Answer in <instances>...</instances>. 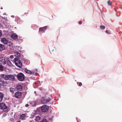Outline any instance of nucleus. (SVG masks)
<instances>
[{
	"label": "nucleus",
	"mask_w": 122,
	"mask_h": 122,
	"mask_svg": "<svg viewBox=\"0 0 122 122\" xmlns=\"http://www.w3.org/2000/svg\"><path fill=\"white\" fill-rule=\"evenodd\" d=\"M24 71L27 74H32V71H30V70L27 69L26 68L25 69Z\"/></svg>",
	"instance_id": "nucleus-15"
},
{
	"label": "nucleus",
	"mask_w": 122,
	"mask_h": 122,
	"mask_svg": "<svg viewBox=\"0 0 122 122\" xmlns=\"http://www.w3.org/2000/svg\"><path fill=\"white\" fill-rule=\"evenodd\" d=\"M32 74H33L34 75H36V72L35 71H32L31 72Z\"/></svg>",
	"instance_id": "nucleus-31"
},
{
	"label": "nucleus",
	"mask_w": 122,
	"mask_h": 122,
	"mask_svg": "<svg viewBox=\"0 0 122 122\" xmlns=\"http://www.w3.org/2000/svg\"><path fill=\"white\" fill-rule=\"evenodd\" d=\"M41 119V117L38 116L36 117L35 120L36 122H38Z\"/></svg>",
	"instance_id": "nucleus-20"
},
{
	"label": "nucleus",
	"mask_w": 122,
	"mask_h": 122,
	"mask_svg": "<svg viewBox=\"0 0 122 122\" xmlns=\"http://www.w3.org/2000/svg\"><path fill=\"white\" fill-rule=\"evenodd\" d=\"M2 32L0 30V37L2 36Z\"/></svg>",
	"instance_id": "nucleus-36"
},
{
	"label": "nucleus",
	"mask_w": 122,
	"mask_h": 122,
	"mask_svg": "<svg viewBox=\"0 0 122 122\" xmlns=\"http://www.w3.org/2000/svg\"><path fill=\"white\" fill-rule=\"evenodd\" d=\"M6 61L5 58L1 56L0 57V64H5L6 63Z\"/></svg>",
	"instance_id": "nucleus-8"
},
{
	"label": "nucleus",
	"mask_w": 122,
	"mask_h": 122,
	"mask_svg": "<svg viewBox=\"0 0 122 122\" xmlns=\"http://www.w3.org/2000/svg\"><path fill=\"white\" fill-rule=\"evenodd\" d=\"M34 71L36 72H36H37L38 71L37 70V69H36Z\"/></svg>",
	"instance_id": "nucleus-41"
},
{
	"label": "nucleus",
	"mask_w": 122,
	"mask_h": 122,
	"mask_svg": "<svg viewBox=\"0 0 122 122\" xmlns=\"http://www.w3.org/2000/svg\"><path fill=\"white\" fill-rule=\"evenodd\" d=\"M20 60V59H19V58H18L17 57L15 58L14 59V62L15 64V63H17L16 61L18 62L19 60Z\"/></svg>",
	"instance_id": "nucleus-23"
},
{
	"label": "nucleus",
	"mask_w": 122,
	"mask_h": 122,
	"mask_svg": "<svg viewBox=\"0 0 122 122\" xmlns=\"http://www.w3.org/2000/svg\"><path fill=\"white\" fill-rule=\"evenodd\" d=\"M1 76L2 78L5 80H9L11 81H14L15 79V76L12 75H7L6 74H1Z\"/></svg>",
	"instance_id": "nucleus-2"
},
{
	"label": "nucleus",
	"mask_w": 122,
	"mask_h": 122,
	"mask_svg": "<svg viewBox=\"0 0 122 122\" xmlns=\"http://www.w3.org/2000/svg\"><path fill=\"white\" fill-rule=\"evenodd\" d=\"M39 122H48V121L46 118H44L41 121Z\"/></svg>",
	"instance_id": "nucleus-27"
},
{
	"label": "nucleus",
	"mask_w": 122,
	"mask_h": 122,
	"mask_svg": "<svg viewBox=\"0 0 122 122\" xmlns=\"http://www.w3.org/2000/svg\"><path fill=\"white\" fill-rule=\"evenodd\" d=\"M15 91V89L13 88H10V91L12 93H13Z\"/></svg>",
	"instance_id": "nucleus-25"
},
{
	"label": "nucleus",
	"mask_w": 122,
	"mask_h": 122,
	"mask_svg": "<svg viewBox=\"0 0 122 122\" xmlns=\"http://www.w3.org/2000/svg\"><path fill=\"white\" fill-rule=\"evenodd\" d=\"M34 93L36 94V96L37 95V94L36 93V91H34Z\"/></svg>",
	"instance_id": "nucleus-42"
},
{
	"label": "nucleus",
	"mask_w": 122,
	"mask_h": 122,
	"mask_svg": "<svg viewBox=\"0 0 122 122\" xmlns=\"http://www.w3.org/2000/svg\"><path fill=\"white\" fill-rule=\"evenodd\" d=\"M76 121H77V122H79L78 121V119H77V117H76Z\"/></svg>",
	"instance_id": "nucleus-43"
},
{
	"label": "nucleus",
	"mask_w": 122,
	"mask_h": 122,
	"mask_svg": "<svg viewBox=\"0 0 122 122\" xmlns=\"http://www.w3.org/2000/svg\"><path fill=\"white\" fill-rule=\"evenodd\" d=\"M51 96L44 94L41 97V102L42 104L46 103L51 101Z\"/></svg>",
	"instance_id": "nucleus-1"
},
{
	"label": "nucleus",
	"mask_w": 122,
	"mask_h": 122,
	"mask_svg": "<svg viewBox=\"0 0 122 122\" xmlns=\"http://www.w3.org/2000/svg\"><path fill=\"white\" fill-rule=\"evenodd\" d=\"M33 121H30V122H32Z\"/></svg>",
	"instance_id": "nucleus-49"
},
{
	"label": "nucleus",
	"mask_w": 122,
	"mask_h": 122,
	"mask_svg": "<svg viewBox=\"0 0 122 122\" xmlns=\"http://www.w3.org/2000/svg\"><path fill=\"white\" fill-rule=\"evenodd\" d=\"M0 109H5L6 111H8L9 110V109L5 105V104L3 103H0Z\"/></svg>",
	"instance_id": "nucleus-4"
},
{
	"label": "nucleus",
	"mask_w": 122,
	"mask_h": 122,
	"mask_svg": "<svg viewBox=\"0 0 122 122\" xmlns=\"http://www.w3.org/2000/svg\"><path fill=\"white\" fill-rule=\"evenodd\" d=\"M49 120H51V121H52V118H50L49 119Z\"/></svg>",
	"instance_id": "nucleus-45"
},
{
	"label": "nucleus",
	"mask_w": 122,
	"mask_h": 122,
	"mask_svg": "<svg viewBox=\"0 0 122 122\" xmlns=\"http://www.w3.org/2000/svg\"><path fill=\"white\" fill-rule=\"evenodd\" d=\"M17 77L18 80L21 81H23L25 78L24 75L21 72H20L18 73L17 75Z\"/></svg>",
	"instance_id": "nucleus-3"
},
{
	"label": "nucleus",
	"mask_w": 122,
	"mask_h": 122,
	"mask_svg": "<svg viewBox=\"0 0 122 122\" xmlns=\"http://www.w3.org/2000/svg\"><path fill=\"white\" fill-rule=\"evenodd\" d=\"M15 97L18 98H20L22 96V93L21 92L19 91H17L15 93Z\"/></svg>",
	"instance_id": "nucleus-7"
},
{
	"label": "nucleus",
	"mask_w": 122,
	"mask_h": 122,
	"mask_svg": "<svg viewBox=\"0 0 122 122\" xmlns=\"http://www.w3.org/2000/svg\"><path fill=\"white\" fill-rule=\"evenodd\" d=\"M22 62H23V61H24V63H26L27 61L26 60H25V59H22Z\"/></svg>",
	"instance_id": "nucleus-29"
},
{
	"label": "nucleus",
	"mask_w": 122,
	"mask_h": 122,
	"mask_svg": "<svg viewBox=\"0 0 122 122\" xmlns=\"http://www.w3.org/2000/svg\"><path fill=\"white\" fill-rule=\"evenodd\" d=\"M39 89L40 90L42 91V90H43V89L42 88V87H41L40 88H39Z\"/></svg>",
	"instance_id": "nucleus-33"
},
{
	"label": "nucleus",
	"mask_w": 122,
	"mask_h": 122,
	"mask_svg": "<svg viewBox=\"0 0 122 122\" xmlns=\"http://www.w3.org/2000/svg\"><path fill=\"white\" fill-rule=\"evenodd\" d=\"M3 66L2 65H0V71H3Z\"/></svg>",
	"instance_id": "nucleus-26"
},
{
	"label": "nucleus",
	"mask_w": 122,
	"mask_h": 122,
	"mask_svg": "<svg viewBox=\"0 0 122 122\" xmlns=\"http://www.w3.org/2000/svg\"><path fill=\"white\" fill-rule=\"evenodd\" d=\"M26 116V114L25 113L23 114L20 115V119H23Z\"/></svg>",
	"instance_id": "nucleus-21"
},
{
	"label": "nucleus",
	"mask_w": 122,
	"mask_h": 122,
	"mask_svg": "<svg viewBox=\"0 0 122 122\" xmlns=\"http://www.w3.org/2000/svg\"><path fill=\"white\" fill-rule=\"evenodd\" d=\"M30 104L33 107H35L36 105V104L35 101L32 102L30 103Z\"/></svg>",
	"instance_id": "nucleus-24"
},
{
	"label": "nucleus",
	"mask_w": 122,
	"mask_h": 122,
	"mask_svg": "<svg viewBox=\"0 0 122 122\" xmlns=\"http://www.w3.org/2000/svg\"><path fill=\"white\" fill-rule=\"evenodd\" d=\"M15 56L18 58H19L21 56L20 53L18 52H16L15 53Z\"/></svg>",
	"instance_id": "nucleus-17"
},
{
	"label": "nucleus",
	"mask_w": 122,
	"mask_h": 122,
	"mask_svg": "<svg viewBox=\"0 0 122 122\" xmlns=\"http://www.w3.org/2000/svg\"><path fill=\"white\" fill-rule=\"evenodd\" d=\"M10 58L12 59L14 58V56L13 55H11L10 56Z\"/></svg>",
	"instance_id": "nucleus-35"
},
{
	"label": "nucleus",
	"mask_w": 122,
	"mask_h": 122,
	"mask_svg": "<svg viewBox=\"0 0 122 122\" xmlns=\"http://www.w3.org/2000/svg\"><path fill=\"white\" fill-rule=\"evenodd\" d=\"M6 114H3V117H5L6 116Z\"/></svg>",
	"instance_id": "nucleus-40"
},
{
	"label": "nucleus",
	"mask_w": 122,
	"mask_h": 122,
	"mask_svg": "<svg viewBox=\"0 0 122 122\" xmlns=\"http://www.w3.org/2000/svg\"><path fill=\"white\" fill-rule=\"evenodd\" d=\"M82 85V83L81 82H80L79 83V85H78V86H81Z\"/></svg>",
	"instance_id": "nucleus-34"
},
{
	"label": "nucleus",
	"mask_w": 122,
	"mask_h": 122,
	"mask_svg": "<svg viewBox=\"0 0 122 122\" xmlns=\"http://www.w3.org/2000/svg\"><path fill=\"white\" fill-rule=\"evenodd\" d=\"M49 108V106L46 105H43L41 107V111L43 112H47L48 111Z\"/></svg>",
	"instance_id": "nucleus-5"
},
{
	"label": "nucleus",
	"mask_w": 122,
	"mask_h": 122,
	"mask_svg": "<svg viewBox=\"0 0 122 122\" xmlns=\"http://www.w3.org/2000/svg\"><path fill=\"white\" fill-rule=\"evenodd\" d=\"M1 41L5 45L7 44L8 42L7 40L5 37H3L1 38Z\"/></svg>",
	"instance_id": "nucleus-11"
},
{
	"label": "nucleus",
	"mask_w": 122,
	"mask_h": 122,
	"mask_svg": "<svg viewBox=\"0 0 122 122\" xmlns=\"http://www.w3.org/2000/svg\"><path fill=\"white\" fill-rule=\"evenodd\" d=\"M79 24L80 25H81L82 24V21H80L79 22Z\"/></svg>",
	"instance_id": "nucleus-38"
},
{
	"label": "nucleus",
	"mask_w": 122,
	"mask_h": 122,
	"mask_svg": "<svg viewBox=\"0 0 122 122\" xmlns=\"http://www.w3.org/2000/svg\"><path fill=\"white\" fill-rule=\"evenodd\" d=\"M40 81H37V82H34V84H37V83H38V82H39Z\"/></svg>",
	"instance_id": "nucleus-37"
},
{
	"label": "nucleus",
	"mask_w": 122,
	"mask_h": 122,
	"mask_svg": "<svg viewBox=\"0 0 122 122\" xmlns=\"http://www.w3.org/2000/svg\"><path fill=\"white\" fill-rule=\"evenodd\" d=\"M18 63H15V65L18 67L21 68L22 66V64L21 61V60L20 59V60L18 62Z\"/></svg>",
	"instance_id": "nucleus-10"
},
{
	"label": "nucleus",
	"mask_w": 122,
	"mask_h": 122,
	"mask_svg": "<svg viewBox=\"0 0 122 122\" xmlns=\"http://www.w3.org/2000/svg\"><path fill=\"white\" fill-rule=\"evenodd\" d=\"M7 44V46L10 47H12L13 46V43L11 42H8Z\"/></svg>",
	"instance_id": "nucleus-22"
},
{
	"label": "nucleus",
	"mask_w": 122,
	"mask_h": 122,
	"mask_svg": "<svg viewBox=\"0 0 122 122\" xmlns=\"http://www.w3.org/2000/svg\"><path fill=\"white\" fill-rule=\"evenodd\" d=\"M4 96V94L0 92V102L2 100Z\"/></svg>",
	"instance_id": "nucleus-19"
},
{
	"label": "nucleus",
	"mask_w": 122,
	"mask_h": 122,
	"mask_svg": "<svg viewBox=\"0 0 122 122\" xmlns=\"http://www.w3.org/2000/svg\"><path fill=\"white\" fill-rule=\"evenodd\" d=\"M11 37L13 39H17L18 37L16 34H14L11 35Z\"/></svg>",
	"instance_id": "nucleus-14"
},
{
	"label": "nucleus",
	"mask_w": 122,
	"mask_h": 122,
	"mask_svg": "<svg viewBox=\"0 0 122 122\" xmlns=\"http://www.w3.org/2000/svg\"><path fill=\"white\" fill-rule=\"evenodd\" d=\"M29 106V104H27L25 105V106L26 107H28Z\"/></svg>",
	"instance_id": "nucleus-39"
},
{
	"label": "nucleus",
	"mask_w": 122,
	"mask_h": 122,
	"mask_svg": "<svg viewBox=\"0 0 122 122\" xmlns=\"http://www.w3.org/2000/svg\"><path fill=\"white\" fill-rule=\"evenodd\" d=\"M38 113L37 112V111H35V112H33L31 114V118H33Z\"/></svg>",
	"instance_id": "nucleus-13"
},
{
	"label": "nucleus",
	"mask_w": 122,
	"mask_h": 122,
	"mask_svg": "<svg viewBox=\"0 0 122 122\" xmlns=\"http://www.w3.org/2000/svg\"><path fill=\"white\" fill-rule=\"evenodd\" d=\"M7 84V82L3 81V79H0V86H5Z\"/></svg>",
	"instance_id": "nucleus-6"
},
{
	"label": "nucleus",
	"mask_w": 122,
	"mask_h": 122,
	"mask_svg": "<svg viewBox=\"0 0 122 122\" xmlns=\"http://www.w3.org/2000/svg\"><path fill=\"white\" fill-rule=\"evenodd\" d=\"M20 120H19L17 122H20Z\"/></svg>",
	"instance_id": "nucleus-46"
},
{
	"label": "nucleus",
	"mask_w": 122,
	"mask_h": 122,
	"mask_svg": "<svg viewBox=\"0 0 122 122\" xmlns=\"http://www.w3.org/2000/svg\"><path fill=\"white\" fill-rule=\"evenodd\" d=\"M100 28L101 29H104L105 28V27L104 25H101L100 26Z\"/></svg>",
	"instance_id": "nucleus-28"
},
{
	"label": "nucleus",
	"mask_w": 122,
	"mask_h": 122,
	"mask_svg": "<svg viewBox=\"0 0 122 122\" xmlns=\"http://www.w3.org/2000/svg\"><path fill=\"white\" fill-rule=\"evenodd\" d=\"M47 26H45L42 27H40L39 29V32L40 33L42 32V33H44L47 29Z\"/></svg>",
	"instance_id": "nucleus-9"
},
{
	"label": "nucleus",
	"mask_w": 122,
	"mask_h": 122,
	"mask_svg": "<svg viewBox=\"0 0 122 122\" xmlns=\"http://www.w3.org/2000/svg\"><path fill=\"white\" fill-rule=\"evenodd\" d=\"M107 3L108 5H111L112 4V2L110 0L108 1Z\"/></svg>",
	"instance_id": "nucleus-30"
},
{
	"label": "nucleus",
	"mask_w": 122,
	"mask_h": 122,
	"mask_svg": "<svg viewBox=\"0 0 122 122\" xmlns=\"http://www.w3.org/2000/svg\"><path fill=\"white\" fill-rule=\"evenodd\" d=\"M105 32L107 34H110V32H109V31L108 30H106L105 31Z\"/></svg>",
	"instance_id": "nucleus-32"
},
{
	"label": "nucleus",
	"mask_w": 122,
	"mask_h": 122,
	"mask_svg": "<svg viewBox=\"0 0 122 122\" xmlns=\"http://www.w3.org/2000/svg\"><path fill=\"white\" fill-rule=\"evenodd\" d=\"M1 9H3V8H2V7H1Z\"/></svg>",
	"instance_id": "nucleus-48"
},
{
	"label": "nucleus",
	"mask_w": 122,
	"mask_h": 122,
	"mask_svg": "<svg viewBox=\"0 0 122 122\" xmlns=\"http://www.w3.org/2000/svg\"><path fill=\"white\" fill-rule=\"evenodd\" d=\"M54 51V50H52V51Z\"/></svg>",
	"instance_id": "nucleus-50"
},
{
	"label": "nucleus",
	"mask_w": 122,
	"mask_h": 122,
	"mask_svg": "<svg viewBox=\"0 0 122 122\" xmlns=\"http://www.w3.org/2000/svg\"><path fill=\"white\" fill-rule=\"evenodd\" d=\"M6 61H7V63L8 66H12V64L10 61L9 60V59L8 58L7 59Z\"/></svg>",
	"instance_id": "nucleus-16"
},
{
	"label": "nucleus",
	"mask_w": 122,
	"mask_h": 122,
	"mask_svg": "<svg viewBox=\"0 0 122 122\" xmlns=\"http://www.w3.org/2000/svg\"><path fill=\"white\" fill-rule=\"evenodd\" d=\"M4 46L2 44H0V51H1L5 49Z\"/></svg>",
	"instance_id": "nucleus-18"
},
{
	"label": "nucleus",
	"mask_w": 122,
	"mask_h": 122,
	"mask_svg": "<svg viewBox=\"0 0 122 122\" xmlns=\"http://www.w3.org/2000/svg\"><path fill=\"white\" fill-rule=\"evenodd\" d=\"M11 17L13 18H14L15 17V16L13 15H12L11 16Z\"/></svg>",
	"instance_id": "nucleus-44"
},
{
	"label": "nucleus",
	"mask_w": 122,
	"mask_h": 122,
	"mask_svg": "<svg viewBox=\"0 0 122 122\" xmlns=\"http://www.w3.org/2000/svg\"><path fill=\"white\" fill-rule=\"evenodd\" d=\"M6 14V13H4L3 14V15H5Z\"/></svg>",
	"instance_id": "nucleus-47"
},
{
	"label": "nucleus",
	"mask_w": 122,
	"mask_h": 122,
	"mask_svg": "<svg viewBox=\"0 0 122 122\" xmlns=\"http://www.w3.org/2000/svg\"><path fill=\"white\" fill-rule=\"evenodd\" d=\"M16 88L18 91H21L22 90V87L20 85H18L16 86Z\"/></svg>",
	"instance_id": "nucleus-12"
}]
</instances>
